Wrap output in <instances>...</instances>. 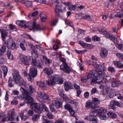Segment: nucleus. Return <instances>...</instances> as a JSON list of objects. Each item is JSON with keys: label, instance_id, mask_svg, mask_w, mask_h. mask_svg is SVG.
<instances>
[{"label": "nucleus", "instance_id": "nucleus-1", "mask_svg": "<svg viewBox=\"0 0 123 123\" xmlns=\"http://www.w3.org/2000/svg\"><path fill=\"white\" fill-rule=\"evenodd\" d=\"M92 72L95 78L92 79L90 84L92 85L98 83L102 86L104 84L102 80H103V76L105 74V72L100 71L95 73V71L93 70H92Z\"/></svg>", "mask_w": 123, "mask_h": 123}, {"label": "nucleus", "instance_id": "nucleus-2", "mask_svg": "<svg viewBox=\"0 0 123 123\" xmlns=\"http://www.w3.org/2000/svg\"><path fill=\"white\" fill-rule=\"evenodd\" d=\"M47 84L50 86L55 85L56 84H61L63 82L62 78L58 75H53L50 79L45 81Z\"/></svg>", "mask_w": 123, "mask_h": 123}, {"label": "nucleus", "instance_id": "nucleus-3", "mask_svg": "<svg viewBox=\"0 0 123 123\" xmlns=\"http://www.w3.org/2000/svg\"><path fill=\"white\" fill-rule=\"evenodd\" d=\"M20 26L25 29L28 28L31 30L34 31L35 29H37L39 31L43 30V29L40 26L36 25V23L34 21L33 24L30 23L29 22L26 24L24 22V21H21Z\"/></svg>", "mask_w": 123, "mask_h": 123}, {"label": "nucleus", "instance_id": "nucleus-4", "mask_svg": "<svg viewBox=\"0 0 123 123\" xmlns=\"http://www.w3.org/2000/svg\"><path fill=\"white\" fill-rule=\"evenodd\" d=\"M14 113V110L12 109L9 111L6 117L4 118L2 120V122L6 121H13L14 119V116L13 114Z\"/></svg>", "mask_w": 123, "mask_h": 123}, {"label": "nucleus", "instance_id": "nucleus-5", "mask_svg": "<svg viewBox=\"0 0 123 123\" xmlns=\"http://www.w3.org/2000/svg\"><path fill=\"white\" fill-rule=\"evenodd\" d=\"M55 7V8H54V10L57 15L60 16L59 12H62L65 11L66 7L65 6H63L62 5H56Z\"/></svg>", "mask_w": 123, "mask_h": 123}, {"label": "nucleus", "instance_id": "nucleus-6", "mask_svg": "<svg viewBox=\"0 0 123 123\" xmlns=\"http://www.w3.org/2000/svg\"><path fill=\"white\" fill-rule=\"evenodd\" d=\"M30 107L31 109L34 108V111L38 113H41L43 111V109L40 107V105L38 103H33L31 105Z\"/></svg>", "mask_w": 123, "mask_h": 123}, {"label": "nucleus", "instance_id": "nucleus-7", "mask_svg": "<svg viewBox=\"0 0 123 123\" xmlns=\"http://www.w3.org/2000/svg\"><path fill=\"white\" fill-rule=\"evenodd\" d=\"M91 108L94 109L93 111L94 112H98V113H100L102 114L105 113L106 112V110L103 107H100L99 108H97V106L96 105H92L90 107Z\"/></svg>", "mask_w": 123, "mask_h": 123}, {"label": "nucleus", "instance_id": "nucleus-8", "mask_svg": "<svg viewBox=\"0 0 123 123\" xmlns=\"http://www.w3.org/2000/svg\"><path fill=\"white\" fill-rule=\"evenodd\" d=\"M60 69L65 73H69L71 69L66 63H63L60 66Z\"/></svg>", "mask_w": 123, "mask_h": 123}, {"label": "nucleus", "instance_id": "nucleus-9", "mask_svg": "<svg viewBox=\"0 0 123 123\" xmlns=\"http://www.w3.org/2000/svg\"><path fill=\"white\" fill-rule=\"evenodd\" d=\"M84 119L86 120L90 121H93L92 123H98L97 119L94 116L89 115L86 116Z\"/></svg>", "mask_w": 123, "mask_h": 123}, {"label": "nucleus", "instance_id": "nucleus-10", "mask_svg": "<svg viewBox=\"0 0 123 123\" xmlns=\"http://www.w3.org/2000/svg\"><path fill=\"white\" fill-rule=\"evenodd\" d=\"M7 46L9 48L13 49L15 48V44L14 42L10 39L7 41Z\"/></svg>", "mask_w": 123, "mask_h": 123}, {"label": "nucleus", "instance_id": "nucleus-11", "mask_svg": "<svg viewBox=\"0 0 123 123\" xmlns=\"http://www.w3.org/2000/svg\"><path fill=\"white\" fill-rule=\"evenodd\" d=\"M20 62L22 64H23L25 65H29V64L28 60L27 59L26 56L21 55L20 56Z\"/></svg>", "mask_w": 123, "mask_h": 123}, {"label": "nucleus", "instance_id": "nucleus-12", "mask_svg": "<svg viewBox=\"0 0 123 123\" xmlns=\"http://www.w3.org/2000/svg\"><path fill=\"white\" fill-rule=\"evenodd\" d=\"M14 81L15 83L19 84V85L21 86H25L26 84V82L21 76L17 79L15 80Z\"/></svg>", "mask_w": 123, "mask_h": 123}, {"label": "nucleus", "instance_id": "nucleus-13", "mask_svg": "<svg viewBox=\"0 0 123 123\" xmlns=\"http://www.w3.org/2000/svg\"><path fill=\"white\" fill-rule=\"evenodd\" d=\"M37 94L39 98L42 99L46 100L49 99V98L47 95L43 92H38Z\"/></svg>", "mask_w": 123, "mask_h": 123}, {"label": "nucleus", "instance_id": "nucleus-14", "mask_svg": "<svg viewBox=\"0 0 123 123\" xmlns=\"http://www.w3.org/2000/svg\"><path fill=\"white\" fill-rule=\"evenodd\" d=\"M108 54L107 50L104 48H102L100 51V55L103 58L107 57Z\"/></svg>", "mask_w": 123, "mask_h": 123}, {"label": "nucleus", "instance_id": "nucleus-15", "mask_svg": "<svg viewBox=\"0 0 123 123\" xmlns=\"http://www.w3.org/2000/svg\"><path fill=\"white\" fill-rule=\"evenodd\" d=\"M29 75L30 76L33 78L35 77L37 75V69L35 68L30 69Z\"/></svg>", "mask_w": 123, "mask_h": 123}, {"label": "nucleus", "instance_id": "nucleus-16", "mask_svg": "<svg viewBox=\"0 0 123 123\" xmlns=\"http://www.w3.org/2000/svg\"><path fill=\"white\" fill-rule=\"evenodd\" d=\"M95 66L94 67L95 68V69L96 71H95V73H96L98 72H104L102 70H104L105 69L104 68V66L103 65H95Z\"/></svg>", "mask_w": 123, "mask_h": 123}, {"label": "nucleus", "instance_id": "nucleus-17", "mask_svg": "<svg viewBox=\"0 0 123 123\" xmlns=\"http://www.w3.org/2000/svg\"><path fill=\"white\" fill-rule=\"evenodd\" d=\"M60 96L63 98L65 100L68 102L72 104L74 103V102L73 101L70 99L65 94L63 93H60L59 94Z\"/></svg>", "mask_w": 123, "mask_h": 123}, {"label": "nucleus", "instance_id": "nucleus-18", "mask_svg": "<svg viewBox=\"0 0 123 123\" xmlns=\"http://www.w3.org/2000/svg\"><path fill=\"white\" fill-rule=\"evenodd\" d=\"M31 94L29 93H26L25 97H24V98H25V99L27 101V103H30L33 101L32 98L30 97Z\"/></svg>", "mask_w": 123, "mask_h": 123}, {"label": "nucleus", "instance_id": "nucleus-19", "mask_svg": "<svg viewBox=\"0 0 123 123\" xmlns=\"http://www.w3.org/2000/svg\"><path fill=\"white\" fill-rule=\"evenodd\" d=\"M64 86L65 90L67 91L69 88H72V85L71 83L68 82L64 83Z\"/></svg>", "mask_w": 123, "mask_h": 123}, {"label": "nucleus", "instance_id": "nucleus-20", "mask_svg": "<svg viewBox=\"0 0 123 123\" xmlns=\"http://www.w3.org/2000/svg\"><path fill=\"white\" fill-rule=\"evenodd\" d=\"M14 75L13 76L12 78L13 79V80H15L17 79L21 76L19 75V72L18 71L16 70H15L14 71Z\"/></svg>", "mask_w": 123, "mask_h": 123}, {"label": "nucleus", "instance_id": "nucleus-21", "mask_svg": "<svg viewBox=\"0 0 123 123\" xmlns=\"http://www.w3.org/2000/svg\"><path fill=\"white\" fill-rule=\"evenodd\" d=\"M97 115L99 117L100 119L101 120H105L108 118V117L107 116L105 113L104 114H102L101 113H98Z\"/></svg>", "mask_w": 123, "mask_h": 123}, {"label": "nucleus", "instance_id": "nucleus-22", "mask_svg": "<svg viewBox=\"0 0 123 123\" xmlns=\"http://www.w3.org/2000/svg\"><path fill=\"white\" fill-rule=\"evenodd\" d=\"M0 31L1 34V36L2 40L3 41L5 40L6 37L7 33L5 30H0Z\"/></svg>", "mask_w": 123, "mask_h": 123}, {"label": "nucleus", "instance_id": "nucleus-23", "mask_svg": "<svg viewBox=\"0 0 123 123\" xmlns=\"http://www.w3.org/2000/svg\"><path fill=\"white\" fill-rule=\"evenodd\" d=\"M44 72L45 73L49 75L53 73V71L50 68H45L44 69Z\"/></svg>", "mask_w": 123, "mask_h": 123}, {"label": "nucleus", "instance_id": "nucleus-24", "mask_svg": "<svg viewBox=\"0 0 123 123\" xmlns=\"http://www.w3.org/2000/svg\"><path fill=\"white\" fill-rule=\"evenodd\" d=\"M52 102L54 105H55L57 108H60L61 107V104L59 101L54 100Z\"/></svg>", "mask_w": 123, "mask_h": 123}, {"label": "nucleus", "instance_id": "nucleus-25", "mask_svg": "<svg viewBox=\"0 0 123 123\" xmlns=\"http://www.w3.org/2000/svg\"><path fill=\"white\" fill-rule=\"evenodd\" d=\"M44 81L41 82V81H39L37 82V85L40 87L42 88H44L46 87V84L44 83Z\"/></svg>", "mask_w": 123, "mask_h": 123}, {"label": "nucleus", "instance_id": "nucleus-26", "mask_svg": "<svg viewBox=\"0 0 123 123\" xmlns=\"http://www.w3.org/2000/svg\"><path fill=\"white\" fill-rule=\"evenodd\" d=\"M108 116L110 118H117V115L115 113L111 112H109L107 114Z\"/></svg>", "mask_w": 123, "mask_h": 123}, {"label": "nucleus", "instance_id": "nucleus-27", "mask_svg": "<svg viewBox=\"0 0 123 123\" xmlns=\"http://www.w3.org/2000/svg\"><path fill=\"white\" fill-rule=\"evenodd\" d=\"M114 64L119 68H123V64L120 61H115L114 62Z\"/></svg>", "mask_w": 123, "mask_h": 123}, {"label": "nucleus", "instance_id": "nucleus-28", "mask_svg": "<svg viewBox=\"0 0 123 123\" xmlns=\"http://www.w3.org/2000/svg\"><path fill=\"white\" fill-rule=\"evenodd\" d=\"M110 104H113L114 105H116L118 107H122L123 106L120 105V104L117 101L112 100L111 101L110 103Z\"/></svg>", "mask_w": 123, "mask_h": 123}, {"label": "nucleus", "instance_id": "nucleus-29", "mask_svg": "<svg viewBox=\"0 0 123 123\" xmlns=\"http://www.w3.org/2000/svg\"><path fill=\"white\" fill-rule=\"evenodd\" d=\"M22 3L23 4H25L27 6L31 7L32 5V3L31 1L27 0L25 2L23 1Z\"/></svg>", "mask_w": 123, "mask_h": 123}, {"label": "nucleus", "instance_id": "nucleus-30", "mask_svg": "<svg viewBox=\"0 0 123 123\" xmlns=\"http://www.w3.org/2000/svg\"><path fill=\"white\" fill-rule=\"evenodd\" d=\"M80 16L82 17L81 18L83 19H86L89 21L92 20L91 16L89 14H87L84 16Z\"/></svg>", "mask_w": 123, "mask_h": 123}, {"label": "nucleus", "instance_id": "nucleus-31", "mask_svg": "<svg viewBox=\"0 0 123 123\" xmlns=\"http://www.w3.org/2000/svg\"><path fill=\"white\" fill-rule=\"evenodd\" d=\"M40 115L39 114H35L33 115L32 119L33 121L34 122H36L39 118Z\"/></svg>", "mask_w": 123, "mask_h": 123}, {"label": "nucleus", "instance_id": "nucleus-32", "mask_svg": "<svg viewBox=\"0 0 123 123\" xmlns=\"http://www.w3.org/2000/svg\"><path fill=\"white\" fill-rule=\"evenodd\" d=\"M31 55L34 56L36 58H37L38 57V54L37 51L34 49H32L31 51Z\"/></svg>", "mask_w": 123, "mask_h": 123}, {"label": "nucleus", "instance_id": "nucleus-33", "mask_svg": "<svg viewBox=\"0 0 123 123\" xmlns=\"http://www.w3.org/2000/svg\"><path fill=\"white\" fill-rule=\"evenodd\" d=\"M43 58L45 61V64L48 63L49 64L52 62L51 61L48 59L45 56H43Z\"/></svg>", "mask_w": 123, "mask_h": 123}, {"label": "nucleus", "instance_id": "nucleus-34", "mask_svg": "<svg viewBox=\"0 0 123 123\" xmlns=\"http://www.w3.org/2000/svg\"><path fill=\"white\" fill-rule=\"evenodd\" d=\"M100 102L98 98H94L92 101V103L94 105L99 104Z\"/></svg>", "mask_w": 123, "mask_h": 123}, {"label": "nucleus", "instance_id": "nucleus-35", "mask_svg": "<svg viewBox=\"0 0 123 123\" xmlns=\"http://www.w3.org/2000/svg\"><path fill=\"white\" fill-rule=\"evenodd\" d=\"M110 39L111 40L115 43L117 44L118 43V41L117 38L113 35L111 36Z\"/></svg>", "mask_w": 123, "mask_h": 123}, {"label": "nucleus", "instance_id": "nucleus-36", "mask_svg": "<svg viewBox=\"0 0 123 123\" xmlns=\"http://www.w3.org/2000/svg\"><path fill=\"white\" fill-rule=\"evenodd\" d=\"M40 18L42 21L44 22L47 19L46 15L44 13H42L40 15Z\"/></svg>", "mask_w": 123, "mask_h": 123}, {"label": "nucleus", "instance_id": "nucleus-37", "mask_svg": "<svg viewBox=\"0 0 123 123\" xmlns=\"http://www.w3.org/2000/svg\"><path fill=\"white\" fill-rule=\"evenodd\" d=\"M1 69L2 70L4 74V76H5L7 74V68L4 66L1 67Z\"/></svg>", "mask_w": 123, "mask_h": 123}, {"label": "nucleus", "instance_id": "nucleus-38", "mask_svg": "<svg viewBox=\"0 0 123 123\" xmlns=\"http://www.w3.org/2000/svg\"><path fill=\"white\" fill-rule=\"evenodd\" d=\"M79 43L83 47L85 48L89 47L90 46V45L84 43L82 41H80Z\"/></svg>", "mask_w": 123, "mask_h": 123}, {"label": "nucleus", "instance_id": "nucleus-39", "mask_svg": "<svg viewBox=\"0 0 123 123\" xmlns=\"http://www.w3.org/2000/svg\"><path fill=\"white\" fill-rule=\"evenodd\" d=\"M13 81H14L13 80V79L11 77H10L8 80V86L9 87H11L13 86L12 84V82Z\"/></svg>", "mask_w": 123, "mask_h": 123}, {"label": "nucleus", "instance_id": "nucleus-40", "mask_svg": "<svg viewBox=\"0 0 123 123\" xmlns=\"http://www.w3.org/2000/svg\"><path fill=\"white\" fill-rule=\"evenodd\" d=\"M101 32H102V33H103L104 34H105V37L109 38L110 39V37H111V36L110 34L109 33L106 34L107 31H104V30H102V31H101Z\"/></svg>", "mask_w": 123, "mask_h": 123}, {"label": "nucleus", "instance_id": "nucleus-41", "mask_svg": "<svg viewBox=\"0 0 123 123\" xmlns=\"http://www.w3.org/2000/svg\"><path fill=\"white\" fill-rule=\"evenodd\" d=\"M116 0H109V2L108 3V7L112 6L114 4L115 1Z\"/></svg>", "mask_w": 123, "mask_h": 123}, {"label": "nucleus", "instance_id": "nucleus-42", "mask_svg": "<svg viewBox=\"0 0 123 123\" xmlns=\"http://www.w3.org/2000/svg\"><path fill=\"white\" fill-rule=\"evenodd\" d=\"M85 31L83 30L79 29V30L78 32V35L80 36H82L85 34Z\"/></svg>", "mask_w": 123, "mask_h": 123}, {"label": "nucleus", "instance_id": "nucleus-43", "mask_svg": "<svg viewBox=\"0 0 123 123\" xmlns=\"http://www.w3.org/2000/svg\"><path fill=\"white\" fill-rule=\"evenodd\" d=\"M7 56L8 58L10 60H12L13 59V56L11 54L10 51L8 50L7 51Z\"/></svg>", "mask_w": 123, "mask_h": 123}, {"label": "nucleus", "instance_id": "nucleus-44", "mask_svg": "<svg viewBox=\"0 0 123 123\" xmlns=\"http://www.w3.org/2000/svg\"><path fill=\"white\" fill-rule=\"evenodd\" d=\"M46 114L47 117L49 119H51L53 118V116L51 113L49 112L46 113Z\"/></svg>", "mask_w": 123, "mask_h": 123}, {"label": "nucleus", "instance_id": "nucleus-45", "mask_svg": "<svg viewBox=\"0 0 123 123\" xmlns=\"http://www.w3.org/2000/svg\"><path fill=\"white\" fill-rule=\"evenodd\" d=\"M37 61L35 59H33L31 63V65L36 66H37Z\"/></svg>", "mask_w": 123, "mask_h": 123}, {"label": "nucleus", "instance_id": "nucleus-46", "mask_svg": "<svg viewBox=\"0 0 123 123\" xmlns=\"http://www.w3.org/2000/svg\"><path fill=\"white\" fill-rule=\"evenodd\" d=\"M113 87L117 86H118V83L117 81H114L112 82L111 85Z\"/></svg>", "mask_w": 123, "mask_h": 123}, {"label": "nucleus", "instance_id": "nucleus-47", "mask_svg": "<svg viewBox=\"0 0 123 123\" xmlns=\"http://www.w3.org/2000/svg\"><path fill=\"white\" fill-rule=\"evenodd\" d=\"M38 13V12L37 11H35L31 13L32 16V17H35L37 16V14Z\"/></svg>", "mask_w": 123, "mask_h": 123}, {"label": "nucleus", "instance_id": "nucleus-48", "mask_svg": "<svg viewBox=\"0 0 123 123\" xmlns=\"http://www.w3.org/2000/svg\"><path fill=\"white\" fill-rule=\"evenodd\" d=\"M92 104L90 101H88L86 103V107H88L91 106Z\"/></svg>", "mask_w": 123, "mask_h": 123}, {"label": "nucleus", "instance_id": "nucleus-49", "mask_svg": "<svg viewBox=\"0 0 123 123\" xmlns=\"http://www.w3.org/2000/svg\"><path fill=\"white\" fill-rule=\"evenodd\" d=\"M49 107L51 111L54 112H56V111L55 109L54 105H50Z\"/></svg>", "mask_w": 123, "mask_h": 123}, {"label": "nucleus", "instance_id": "nucleus-50", "mask_svg": "<svg viewBox=\"0 0 123 123\" xmlns=\"http://www.w3.org/2000/svg\"><path fill=\"white\" fill-rule=\"evenodd\" d=\"M64 107L66 109L68 110V111L71 110L72 108L70 106V105L68 104H66L64 106Z\"/></svg>", "mask_w": 123, "mask_h": 123}, {"label": "nucleus", "instance_id": "nucleus-51", "mask_svg": "<svg viewBox=\"0 0 123 123\" xmlns=\"http://www.w3.org/2000/svg\"><path fill=\"white\" fill-rule=\"evenodd\" d=\"M5 60L3 57L0 55V64H3L5 62Z\"/></svg>", "mask_w": 123, "mask_h": 123}, {"label": "nucleus", "instance_id": "nucleus-52", "mask_svg": "<svg viewBox=\"0 0 123 123\" xmlns=\"http://www.w3.org/2000/svg\"><path fill=\"white\" fill-rule=\"evenodd\" d=\"M87 51V50H82V51H80V50H76L75 52L77 53H81L82 54H83L84 53H85Z\"/></svg>", "mask_w": 123, "mask_h": 123}, {"label": "nucleus", "instance_id": "nucleus-53", "mask_svg": "<svg viewBox=\"0 0 123 123\" xmlns=\"http://www.w3.org/2000/svg\"><path fill=\"white\" fill-rule=\"evenodd\" d=\"M34 114V112L33 111L30 110L27 112L29 116H31Z\"/></svg>", "mask_w": 123, "mask_h": 123}, {"label": "nucleus", "instance_id": "nucleus-54", "mask_svg": "<svg viewBox=\"0 0 123 123\" xmlns=\"http://www.w3.org/2000/svg\"><path fill=\"white\" fill-rule=\"evenodd\" d=\"M70 114H71V115L73 116L74 117H75V115H74V111L72 109H71V110H70L69 111Z\"/></svg>", "mask_w": 123, "mask_h": 123}, {"label": "nucleus", "instance_id": "nucleus-55", "mask_svg": "<svg viewBox=\"0 0 123 123\" xmlns=\"http://www.w3.org/2000/svg\"><path fill=\"white\" fill-rule=\"evenodd\" d=\"M20 90L23 93H24L25 94V95L26 94V93H29L27 91L25 90V89L21 87L20 88Z\"/></svg>", "mask_w": 123, "mask_h": 123}, {"label": "nucleus", "instance_id": "nucleus-56", "mask_svg": "<svg viewBox=\"0 0 123 123\" xmlns=\"http://www.w3.org/2000/svg\"><path fill=\"white\" fill-rule=\"evenodd\" d=\"M92 62L93 63L95 64L97 62V60L96 58L94 56H92Z\"/></svg>", "mask_w": 123, "mask_h": 123}, {"label": "nucleus", "instance_id": "nucleus-57", "mask_svg": "<svg viewBox=\"0 0 123 123\" xmlns=\"http://www.w3.org/2000/svg\"><path fill=\"white\" fill-rule=\"evenodd\" d=\"M113 105V104H110V105H109V107L110 108L112 109L114 111H116V108Z\"/></svg>", "mask_w": 123, "mask_h": 123}, {"label": "nucleus", "instance_id": "nucleus-58", "mask_svg": "<svg viewBox=\"0 0 123 123\" xmlns=\"http://www.w3.org/2000/svg\"><path fill=\"white\" fill-rule=\"evenodd\" d=\"M42 106L43 108H44V109L46 111V113H48V112H49V111H48V108L46 107V105L44 104H42Z\"/></svg>", "mask_w": 123, "mask_h": 123}, {"label": "nucleus", "instance_id": "nucleus-59", "mask_svg": "<svg viewBox=\"0 0 123 123\" xmlns=\"http://www.w3.org/2000/svg\"><path fill=\"white\" fill-rule=\"evenodd\" d=\"M117 46L119 49L123 51V45L122 44H118Z\"/></svg>", "mask_w": 123, "mask_h": 123}, {"label": "nucleus", "instance_id": "nucleus-60", "mask_svg": "<svg viewBox=\"0 0 123 123\" xmlns=\"http://www.w3.org/2000/svg\"><path fill=\"white\" fill-rule=\"evenodd\" d=\"M70 10H74L75 9V6L73 5H71L68 8Z\"/></svg>", "mask_w": 123, "mask_h": 123}, {"label": "nucleus", "instance_id": "nucleus-61", "mask_svg": "<svg viewBox=\"0 0 123 123\" xmlns=\"http://www.w3.org/2000/svg\"><path fill=\"white\" fill-rule=\"evenodd\" d=\"M108 70L111 72H114L115 71L114 68L111 67H109L108 68Z\"/></svg>", "mask_w": 123, "mask_h": 123}, {"label": "nucleus", "instance_id": "nucleus-62", "mask_svg": "<svg viewBox=\"0 0 123 123\" xmlns=\"http://www.w3.org/2000/svg\"><path fill=\"white\" fill-rule=\"evenodd\" d=\"M20 116L21 117L22 120L25 121L26 120L25 116H24V114L23 113H21L20 114Z\"/></svg>", "mask_w": 123, "mask_h": 123}, {"label": "nucleus", "instance_id": "nucleus-63", "mask_svg": "<svg viewBox=\"0 0 123 123\" xmlns=\"http://www.w3.org/2000/svg\"><path fill=\"white\" fill-rule=\"evenodd\" d=\"M81 80L83 82H84L86 81L87 79L86 77L83 76L81 79Z\"/></svg>", "mask_w": 123, "mask_h": 123}, {"label": "nucleus", "instance_id": "nucleus-64", "mask_svg": "<svg viewBox=\"0 0 123 123\" xmlns=\"http://www.w3.org/2000/svg\"><path fill=\"white\" fill-rule=\"evenodd\" d=\"M52 122L51 121L48 120L47 119H44V121L42 123H52Z\"/></svg>", "mask_w": 123, "mask_h": 123}]
</instances>
